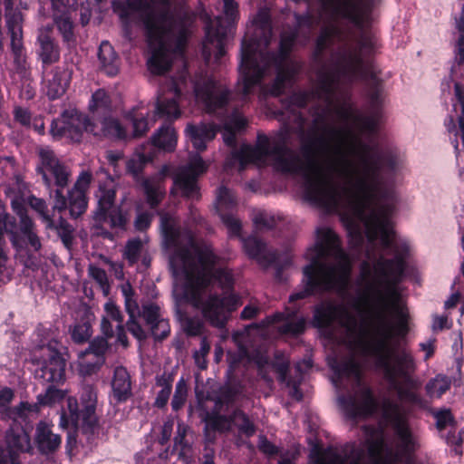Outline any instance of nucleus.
Instances as JSON below:
<instances>
[{
  "instance_id": "1",
  "label": "nucleus",
  "mask_w": 464,
  "mask_h": 464,
  "mask_svg": "<svg viewBox=\"0 0 464 464\" xmlns=\"http://www.w3.org/2000/svg\"><path fill=\"white\" fill-rule=\"evenodd\" d=\"M160 229L165 246L173 251L169 266L176 303H189L212 326L223 328L230 313L240 304L239 300L236 295H206V293L213 281L218 282L222 288L230 287L231 272L219 264V258L209 246L197 245L189 231L181 230L174 217L161 214Z\"/></svg>"
},
{
  "instance_id": "2",
  "label": "nucleus",
  "mask_w": 464,
  "mask_h": 464,
  "mask_svg": "<svg viewBox=\"0 0 464 464\" xmlns=\"http://www.w3.org/2000/svg\"><path fill=\"white\" fill-rule=\"evenodd\" d=\"M271 38V27L266 19L255 20L242 41L237 92L246 97L254 87L276 70L273 84L264 89L266 93L280 95L286 83L299 72L300 64L286 56L295 42V34H283L280 54L275 56L266 51Z\"/></svg>"
},
{
  "instance_id": "3",
  "label": "nucleus",
  "mask_w": 464,
  "mask_h": 464,
  "mask_svg": "<svg viewBox=\"0 0 464 464\" xmlns=\"http://www.w3.org/2000/svg\"><path fill=\"white\" fill-rule=\"evenodd\" d=\"M140 16L147 31L150 57L148 69L163 74L174 57L181 56L191 34L192 19L187 14H174L171 0H127Z\"/></svg>"
},
{
  "instance_id": "4",
  "label": "nucleus",
  "mask_w": 464,
  "mask_h": 464,
  "mask_svg": "<svg viewBox=\"0 0 464 464\" xmlns=\"http://www.w3.org/2000/svg\"><path fill=\"white\" fill-rule=\"evenodd\" d=\"M309 264L303 268L304 288L289 296L290 302L304 299L315 290L343 291L348 284L351 261L341 247L337 235L327 227L316 230L314 246L304 253Z\"/></svg>"
},
{
  "instance_id": "5",
  "label": "nucleus",
  "mask_w": 464,
  "mask_h": 464,
  "mask_svg": "<svg viewBox=\"0 0 464 464\" xmlns=\"http://www.w3.org/2000/svg\"><path fill=\"white\" fill-rule=\"evenodd\" d=\"M226 24L221 16L211 20L208 14L202 18L205 25V40L203 42L202 54L208 62L214 54L216 62L225 55V38L231 32L233 24L238 15L237 4L234 0H223Z\"/></svg>"
},
{
  "instance_id": "6",
  "label": "nucleus",
  "mask_w": 464,
  "mask_h": 464,
  "mask_svg": "<svg viewBox=\"0 0 464 464\" xmlns=\"http://www.w3.org/2000/svg\"><path fill=\"white\" fill-rule=\"evenodd\" d=\"M81 404L82 409L78 411V403L75 398L67 400L69 418L77 430L85 434H93L99 428L98 419L95 414L97 404V393L91 384H83L81 390Z\"/></svg>"
},
{
  "instance_id": "7",
  "label": "nucleus",
  "mask_w": 464,
  "mask_h": 464,
  "mask_svg": "<svg viewBox=\"0 0 464 464\" xmlns=\"http://www.w3.org/2000/svg\"><path fill=\"white\" fill-rule=\"evenodd\" d=\"M193 85L197 102L202 103L208 112L214 113L228 103V88L213 75L200 72L196 75Z\"/></svg>"
},
{
  "instance_id": "8",
  "label": "nucleus",
  "mask_w": 464,
  "mask_h": 464,
  "mask_svg": "<svg viewBox=\"0 0 464 464\" xmlns=\"http://www.w3.org/2000/svg\"><path fill=\"white\" fill-rule=\"evenodd\" d=\"M93 130L92 120L74 109L64 111L59 118L53 121L50 128L53 139L66 138L73 142L82 140L83 131L91 133Z\"/></svg>"
},
{
  "instance_id": "9",
  "label": "nucleus",
  "mask_w": 464,
  "mask_h": 464,
  "mask_svg": "<svg viewBox=\"0 0 464 464\" xmlns=\"http://www.w3.org/2000/svg\"><path fill=\"white\" fill-rule=\"evenodd\" d=\"M92 176L88 171H83L78 177L74 186L69 190V201L63 196L61 189L54 194L53 209L59 212L69 208L70 214L76 218L85 212L87 208L86 192L90 187Z\"/></svg>"
},
{
  "instance_id": "10",
  "label": "nucleus",
  "mask_w": 464,
  "mask_h": 464,
  "mask_svg": "<svg viewBox=\"0 0 464 464\" xmlns=\"http://www.w3.org/2000/svg\"><path fill=\"white\" fill-rule=\"evenodd\" d=\"M208 169L207 163L198 154L189 157L188 162L179 167L173 177L175 189L181 191L184 197L188 198H198V177Z\"/></svg>"
},
{
  "instance_id": "11",
  "label": "nucleus",
  "mask_w": 464,
  "mask_h": 464,
  "mask_svg": "<svg viewBox=\"0 0 464 464\" xmlns=\"http://www.w3.org/2000/svg\"><path fill=\"white\" fill-rule=\"evenodd\" d=\"M116 191L112 188L100 187L97 198L98 208L94 212L93 218L98 227L108 224L110 227L123 229L127 218L121 211L113 207Z\"/></svg>"
},
{
  "instance_id": "12",
  "label": "nucleus",
  "mask_w": 464,
  "mask_h": 464,
  "mask_svg": "<svg viewBox=\"0 0 464 464\" xmlns=\"http://www.w3.org/2000/svg\"><path fill=\"white\" fill-rule=\"evenodd\" d=\"M56 344L41 346L44 359L41 366L35 370V377L44 382L60 383L64 380L65 361L58 353Z\"/></svg>"
},
{
  "instance_id": "13",
  "label": "nucleus",
  "mask_w": 464,
  "mask_h": 464,
  "mask_svg": "<svg viewBox=\"0 0 464 464\" xmlns=\"http://www.w3.org/2000/svg\"><path fill=\"white\" fill-rule=\"evenodd\" d=\"M38 154L41 161L38 170L41 172L45 185L48 188L52 185L51 179L49 178L50 175L53 177L54 183L57 187H66L70 177L68 168L61 163L53 151L48 148H40Z\"/></svg>"
},
{
  "instance_id": "14",
  "label": "nucleus",
  "mask_w": 464,
  "mask_h": 464,
  "mask_svg": "<svg viewBox=\"0 0 464 464\" xmlns=\"http://www.w3.org/2000/svg\"><path fill=\"white\" fill-rule=\"evenodd\" d=\"M5 23L11 38V49L14 57V63L22 65L25 61L23 44V14L20 10L13 5L5 6Z\"/></svg>"
},
{
  "instance_id": "15",
  "label": "nucleus",
  "mask_w": 464,
  "mask_h": 464,
  "mask_svg": "<svg viewBox=\"0 0 464 464\" xmlns=\"http://www.w3.org/2000/svg\"><path fill=\"white\" fill-rule=\"evenodd\" d=\"M236 204L237 201L232 192L226 187L221 186L217 191L215 201L216 210L227 227L229 235L240 237L241 222L229 212L234 208Z\"/></svg>"
},
{
  "instance_id": "16",
  "label": "nucleus",
  "mask_w": 464,
  "mask_h": 464,
  "mask_svg": "<svg viewBox=\"0 0 464 464\" xmlns=\"http://www.w3.org/2000/svg\"><path fill=\"white\" fill-rule=\"evenodd\" d=\"M179 98L180 91L178 89L176 83L171 82L170 87L168 88V90H163L158 96L156 114L169 121L178 119L181 115L178 102Z\"/></svg>"
},
{
  "instance_id": "17",
  "label": "nucleus",
  "mask_w": 464,
  "mask_h": 464,
  "mask_svg": "<svg viewBox=\"0 0 464 464\" xmlns=\"http://www.w3.org/2000/svg\"><path fill=\"white\" fill-rule=\"evenodd\" d=\"M245 253L255 259L260 266L266 267L276 262L278 255L268 249L266 245L254 236L241 238Z\"/></svg>"
},
{
  "instance_id": "18",
  "label": "nucleus",
  "mask_w": 464,
  "mask_h": 464,
  "mask_svg": "<svg viewBox=\"0 0 464 464\" xmlns=\"http://www.w3.org/2000/svg\"><path fill=\"white\" fill-rule=\"evenodd\" d=\"M12 208L19 218L20 230L30 246V248L38 252L42 248V242L35 232V225L32 218L27 215L25 208L17 200L12 201Z\"/></svg>"
},
{
  "instance_id": "19",
  "label": "nucleus",
  "mask_w": 464,
  "mask_h": 464,
  "mask_svg": "<svg viewBox=\"0 0 464 464\" xmlns=\"http://www.w3.org/2000/svg\"><path fill=\"white\" fill-rule=\"evenodd\" d=\"M72 65L57 66L53 71L52 78L48 80L47 95L54 100L66 92L72 74Z\"/></svg>"
},
{
  "instance_id": "20",
  "label": "nucleus",
  "mask_w": 464,
  "mask_h": 464,
  "mask_svg": "<svg viewBox=\"0 0 464 464\" xmlns=\"http://www.w3.org/2000/svg\"><path fill=\"white\" fill-rule=\"evenodd\" d=\"M92 127L94 130L91 131V134L94 136L114 140H126L129 137L120 121L111 116H103L98 123L92 121Z\"/></svg>"
},
{
  "instance_id": "21",
  "label": "nucleus",
  "mask_w": 464,
  "mask_h": 464,
  "mask_svg": "<svg viewBox=\"0 0 464 464\" xmlns=\"http://www.w3.org/2000/svg\"><path fill=\"white\" fill-rule=\"evenodd\" d=\"M5 446V450L10 453H14L17 458L19 453L31 450L30 437L21 424H14L6 431Z\"/></svg>"
},
{
  "instance_id": "22",
  "label": "nucleus",
  "mask_w": 464,
  "mask_h": 464,
  "mask_svg": "<svg viewBox=\"0 0 464 464\" xmlns=\"http://www.w3.org/2000/svg\"><path fill=\"white\" fill-rule=\"evenodd\" d=\"M185 132L193 147L198 151H203L207 148V142L215 138L217 128L211 124H188Z\"/></svg>"
},
{
  "instance_id": "23",
  "label": "nucleus",
  "mask_w": 464,
  "mask_h": 464,
  "mask_svg": "<svg viewBox=\"0 0 464 464\" xmlns=\"http://www.w3.org/2000/svg\"><path fill=\"white\" fill-rule=\"evenodd\" d=\"M35 440L39 450L44 454L57 450L62 442L60 435L53 433L45 422H40L37 425Z\"/></svg>"
},
{
  "instance_id": "24",
  "label": "nucleus",
  "mask_w": 464,
  "mask_h": 464,
  "mask_svg": "<svg viewBox=\"0 0 464 464\" xmlns=\"http://www.w3.org/2000/svg\"><path fill=\"white\" fill-rule=\"evenodd\" d=\"M69 0H53V19L63 40L70 42L72 39V23L67 14Z\"/></svg>"
},
{
  "instance_id": "25",
  "label": "nucleus",
  "mask_w": 464,
  "mask_h": 464,
  "mask_svg": "<svg viewBox=\"0 0 464 464\" xmlns=\"http://www.w3.org/2000/svg\"><path fill=\"white\" fill-rule=\"evenodd\" d=\"M111 387L114 398L118 401H126L130 396L131 381L127 369L117 366L113 372Z\"/></svg>"
},
{
  "instance_id": "26",
  "label": "nucleus",
  "mask_w": 464,
  "mask_h": 464,
  "mask_svg": "<svg viewBox=\"0 0 464 464\" xmlns=\"http://www.w3.org/2000/svg\"><path fill=\"white\" fill-rule=\"evenodd\" d=\"M38 42L40 45L38 54L43 63L52 64L56 63L60 58V51L47 33L41 32Z\"/></svg>"
},
{
  "instance_id": "27",
  "label": "nucleus",
  "mask_w": 464,
  "mask_h": 464,
  "mask_svg": "<svg viewBox=\"0 0 464 464\" xmlns=\"http://www.w3.org/2000/svg\"><path fill=\"white\" fill-rule=\"evenodd\" d=\"M102 67L108 75H115L119 69V61L113 47L108 42H102L98 53Z\"/></svg>"
},
{
  "instance_id": "28",
  "label": "nucleus",
  "mask_w": 464,
  "mask_h": 464,
  "mask_svg": "<svg viewBox=\"0 0 464 464\" xmlns=\"http://www.w3.org/2000/svg\"><path fill=\"white\" fill-rule=\"evenodd\" d=\"M104 358L93 355V353L81 352L78 357V372L82 377L96 373L103 364Z\"/></svg>"
},
{
  "instance_id": "29",
  "label": "nucleus",
  "mask_w": 464,
  "mask_h": 464,
  "mask_svg": "<svg viewBox=\"0 0 464 464\" xmlns=\"http://www.w3.org/2000/svg\"><path fill=\"white\" fill-rule=\"evenodd\" d=\"M155 147L165 151H172L177 145V135L170 125L161 127L151 138Z\"/></svg>"
},
{
  "instance_id": "30",
  "label": "nucleus",
  "mask_w": 464,
  "mask_h": 464,
  "mask_svg": "<svg viewBox=\"0 0 464 464\" xmlns=\"http://www.w3.org/2000/svg\"><path fill=\"white\" fill-rule=\"evenodd\" d=\"M246 120L239 113L235 112L225 122L223 128V140L228 146H234L236 141V132L241 130L246 126Z\"/></svg>"
},
{
  "instance_id": "31",
  "label": "nucleus",
  "mask_w": 464,
  "mask_h": 464,
  "mask_svg": "<svg viewBox=\"0 0 464 464\" xmlns=\"http://www.w3.org/2000/svg\"><path fill=\"white\" fill-rule=\"evenodd\" d=\"M104 311L105 315L102 317L101 323L102 331L106 337H112L114 332L110 320L117 322L119 324H122L123 318L119 307L111 300L106 302L104 304Z\"/></svg>"
},
{
  "instance_id": "32",
  "label": "nucleus",
  "mask_w": 464,
  "mask_h": 464,
  "mask_svg": "<svg viewBox=\"0 0 464 464\" xmlns=\"http://www.w3.org/2000/svg\"><path fill=\"white\" fill-rule=\"evenodd\" d=\"M450 379L440 373L427 382L425 392L430 399H439L450 388Z\"/></svg>"
},
{
  "instance_id": "33",
  "label": "nucleus",
  "mask_w": 464,
  "mask_h": 464,
  "mask_svg": "<svg viewBox=\"0 0 464 464\" xmlns=\"http://www.w3.org/2000/svg\"><path fill=\"white\" fill-rule=\"evenodd\" d=\"M89 109L94 117L106 115L111 111V101L103 89L97 90L92 95L89 103Z\"/></svg>"
},
{
  "instance_id": "34",
  "label": "nucleus",
  "mask_w": 464,
  "mask_h": 464,
  "mask_svg": "<svg viewBox=\"0 0 464 464\" xmlns=\"http://www.w3.org/2000/svg\"><path fill=\"white\" fill-rule=\"evenodd\" d=\"M39 407L37 404H30L28 402H21L19 405L8 409L4 418L13 420L14 424L20 420L25 421L27 419L37 414Z\"/></svg>"
},
{
  "instance_id": "35",
  "label": "nucleus",
  "mask_w": 464,
  "mask_h": 464,
  "mask_svg": "<svg viewBox=\"0 0 464 464\" xmlns=\"http://www.w3.org/2000/svg\"><path fill=\"white\" fill-rule=\"evenodd\" d=\"M178 320L183 332L189 336H198L204 329L203 321L198 316H189L177 310Z\"/></svg>"
},
{
  "instance_id": "36",
  "label": "nucleus",
  "mask_w": 464,
  "mask_h": 464,
  "mask_svg": "<svg viewBox=\"0 0 464 464\" xmlns=\"http://www.w3.org/2000/svg\"><path fill=\"white\" fill-rule=\"evenodd\" d=\"M88 276L99 285L104 296L110 294L111 286L104 269L94 264H90L88 266Z\"/></svg>"
},
{
  "instance_id": "37",
  "label": "nucleus",
  "mask_w": 464,
  "mask_h": 464,
  "mask_svg": "<svg viewBox=\"0 0 464 464\" xmlns=\"http://www.w3.org/2000/svg\"><path fill=\"white\" fill-rule=\"evenodd\" d=\"M143 187L149 204L152 208L156 207L163 197V189L159 181L148 179L144 181Z\"/></svg>"
},
{
  "instance_id": "38",
  "label": "nucleus",
  "mask_w": 464,
  "mask_h": 464,
  "mask_svg": "<svg viewBox=\"0 0 464 464\" xmlns=\"http://www.w3.org/2000/svg\"><path fill=\"white\" fill-rule=\"evenodd\" d=\"M304 320L303 318H287L281 324L275 326L281 334H298L304 329Z\"/></svg>"
},
{
  "instance_id": "39",
  "label": "nucleus",
  "mask_w": 464,
  "mask_h": 464,
  "mask_svg": "<svg viewBox=\"0 0 464 464\" xmlns=\"http://www.w3.org/2000/svg\"><path fill=\"white\" fill-rule=\"evenodd\" d=\"M143 242L140 238H133L127 242L123 256L128 260L130 265L135 264L141 254Z\"/></svg>"
},
{
  "instance_id": "40",
  "label": "nucleus",
  "mask_w": 464,
  "mask_h": 464,
  "mask_svg": "<svg viewBox=\"0 0 464 464\" xmlns=\"http://www.w3.org/2000/svg\"><path fill=\"white\" fill-rule=\"evenodd\" d=\"M232 426H236L246 436H252L255 433V427L248 418L241 411H235L232 414Z\"/></svg>"
},
{
  "instance_id": "41",
  "label": "nucleus",
  "mask_w": 464,
  "mask_h": 464,
  "mask_svg": "<svg viewBox=\"0 0 464 464\" xmlns=\"http://www.w3.org/2000/svg\"><path fill=\"white\" fill-rule=\"evenodd\" d=\"M28 203L42 217L43 220L46 223L47 228L54 227L52 218L47 214V205L44 199L31 196L28 198Z\"/></svg>"
},
{
  "instance_id": "42",
  "label": "nucleus",
  "mask_w": 464,
  "mask_h": 464,
  "mask_svg": "<svg viewBox=\"0 0 464 464\" xmlns=\"http://www.w3.org/2000/svg\"><path fill=\"white\" fill-rule=\"evenodd\" d=\"M150 160V157L146 154L136 152L126 163L127 171L134 177H137L141 172L144 165Z\"/></svg>"
},
{
  "instance_id": "43",
  "label": "nucleus",
  "mask_w": 464,
  "mask_h": 464,
  "mask_svg": "<svg viewBox=\"0 0 464 464\" xmlns=\"http://www.w3.org/2000/svg\"><path fill=\"white\" fill-rule=\"evenodd\" d=\"M208 426L221 432L228 431L232 428V415L227 418L218 413L212 414L208 418Z\"/></svg>"
},
{
  "instance_id": "44",
  "label": "nucleus",
  "mask_w": 464,
  "mask_h": 464,
  "mask_svg": "<svg viewBox=\"0 0 464 464\" xmlns=\"http://www.w3.org/2000/svg\"><path fill=\"white\" fill-rule=\"evenodd\" d=\"M188 395V387L186 382L181 378L176 384L174 396L171 401V406L174 411H178L184 405Z\"/></svg>"
},
{
  "instance_id": "45",
  "label": "nucleus",
  "mask_w": 464,
  "mask_h": 464,
  "mask_svg": "<svg viewBox=\"0 0 464 464\" xmlns=\"http://www.w3.org/2000/svg\"><path fill=\"white\" fill-rule=\"evenodd\" d=\"M253 223L257 229H270L276 225L275 218L263 210H256L253 212Z\"/></svg>"
},
{
  "instance_id": "46",
  "label": "nucleus",
  "mask_w": 464,
  "mask_h": 464,
  "mask_svg": "<svg viewBox=\"0 0 464 464\" xmlns=\"http://www.w3.org/2000/svg\"><path fill=\"white\" fill-rule=\"evenodd\" d=\"M272 366L278 374L279 382H285L289 368V360L287 357L283 353L276 354Z\"/></svg>"
},
{
  "instance_id": "47",
  "label": "nucleus",
  "mask_w": 464,
  "mask_h": 464,
  "mask_svg": "<svg viewBox=\"0 0 464 464\" xmlns=\"http://www.w3.org/2000/svg\"><path fill=\"white\" fill-rule=\"evenodd\" d=\"M140 315L145 319L148 324L151 325L157 321L160 320L163 316L160 313V308L155 304H147L142 306Z\"/></svg>"
},
{
  "instance_id": "48",
  "label": "nucleus",
  "mask_w": 464,
  "mask_h": 464,
  "mask_svg": "<svg viewBox=\"0 0 464 464\" xmlns=\"http://www.w3.org/2000/svg\"><path fill=\"white\" fill-rule=\"evenodd\" d=\"M92 334L88 323L76 324L72 330V339L78 343L86 342Z\"/></svg>"
},
{
  "instance_id": "49",
  "label": "nucleus",
  "mask_w": 464,
  "mask_h": 464,
  "mask_svg": "<svg viewBox=\"0 0 464 464\" xmlns=\"http://www.w3.org/2000/svg\"><path fill=\"white\" fill-rule=\"evenodd\" d=\"M63 397V392L55 389L53 385L49 386L44 394H39L37 399L41 405H48L54 403Z\"/></svg>"
},
{
  "instance_id": "50",
  "label": "nucleus",
  "mask_w": 464,
  "mask_h": 464,
  "mask_svg": "<svg viewBox=\"0 0 464 464\" xmlns=\"http://www.w3.org/2000/svg\"><path fill=\"white\" fill-rule=\"evenodd\" d=\"M152 335L158 339L162 340L166 338L170 333L169 321L162 317L160 320L150 325Z\"/></svg>"
},
{
  "instance_id": "51",
  "label": "nucleus",
  "mask_w": 464,
  "mask_h": 464,
  "mask_svg": "<svg viewBox=\"0 0 464 464\" xmlns=\"http://www.w3.org/2000/svg\"><path fill=\"white\" fill-rule=\"evenodd\" d=\"M210 345L206 337H202L200 341V348L194 353V358L197 365L204 369L206 367L205 357L209 353Z\"/></svg>"
},
{
  "instance_id": "52",
  "label": "nucleus",
  "mask_w": 464,
  "mask_h": 464,
  "mask_svg": "<svg viewBox=\"0 0 464 464\" xmlns=\"http://www.w3.org/2000/svg\"><path fill=\"white\" fill-rule=\"evenodd\" d=\"M131 121L133 127L131 137L133 138H138L144 135L149 130L148 121L143 116L139 117L138 115H134L131 119Z\"/></svg>"
},
{
  "instance_id": "53",
  "label": "nucleus",
  "mask_w": 464,
  "mask_h": 464,
  "mask_svg": "<svg viewBox=\"0 0 464 464\" xmlns=\"http://www.w3.org/2000/svg\"><path fill=\"white\" fill-rule=\"evenodd\" d=\"M55 228L63 243L68 247L72 242V228L63 219Z\"/></svg>"
},
{
  "instance_id": "54",
  "label": "nucleus",
  "mask_w": 464,
  "mask_h": 464,
  "mask_svg": "<svg viewBox=\"0 0 464 464\" xmlns=\"http://www.w3.org/2000/svg\"><path fill=\"white\" fill-rule=\"evenodd\" d=\"M107 348L108 343L104 338H96L90 343L89 347L84 352L92 353L93 355L99 357H103Z\"/></svg>"
},
{
  "instance_id": "55",
  "label": "nucleus",
  "mask_w": 464,
  "mask_h": 464,
  "mask_svg": "<svg viewBox=\"0 0 464 464\" xmlns=\"http://www.w3.org/2000/svg\"><path fill=\"white\" fill-rule=\"evenodd\" d=\"M160 385L162 388L159 392L155 401V405L159 408H162L167 404L172 390L171 384L167 381L160 382Z\"/></svg>"
},
{
  "instance_id": "56",
  "label": "nucleus",
  "mask_w": 464,
  "mask_h": 464,
  "mask_svg": "<svg viewBox=\"0 0 464 464\" xmlns=\"http://www.w3.org/2000/svg\"><path fill=\"white\" fill-rule=\"evenodd\" d=\"M128 331L138 340L141 341L146 338V333L137 322V317H129L127 321Z\"/></svg>"
},
{
  "instance_id": "57",
  "label": "nucleus",
  "mask_w": 464,
  "mask_h": 464,
  "mask_svg": "<svg viewBox=\"0 0 464 464\" xmlns=\"http://www.w3.org/2000/svg\"><path fill=\"white\" fill-rule=\"evenodd\" d=\"M436 425L439 430L445 429L452 422V416L449 410H444L435 414Z\"/></svg>"
},
{
  "instance_id": "58",
  "label": "nucleus",
  "mask_w": 464,
  "mask_h": 464,
  "mask_svg": "<svg viewBox=\"0 0 464 464\" xmlns=\"http://www.w3.org/2000/svg\"><path fill=\"white\" fill-rule=\"evenodd\" d=\"M125 309L129 314V317H139L140 315V311L139 309V304L134 296L124 299Z\"/></svg>"
},
{
  "instance_id": "59",
  "label": "nucleus",
  "mask_w": 464,
  "mask_h": 464,
  "mask_svg": "<svg viewBox=\"0 0 464 464\" xmlns=\"http://www.w3.org/2000/svg\"><path fill=\"white\" fill-rule=\"evenodd\" d=\"M31 113L27 109L17 107L14 110V119L22 125L29 126L31 123Z\"/></svg>"
},
{
  "instance_id": "60",
  "label": "nucleus",
  "mask_w": 464,
  "mask_h": 464,
  "mask_svg": "<svg viewBox=\"0 0 464 464\" xmlns=\"http://www.w3.org/2000/svg\"><path fill=\"white\" fill-rule=\"evenodd\" d=\"M258 449L266 455H274L277 453V448L263 436L259 437Z\"/></svg>"
},
{
  "instance_id": "61",
  "label": "nucleus",
  "mask_w": 464,
  "mask_h": 464,
  "mask_svg": "<svg viewBox=\"0 0 464 464\" xmlns=\"http://www.w3.org/2000/svg\"><path fill=\"white\" fill-rule=\"evenodd\" d=\"M0 464H20V462L14 453L0 447Z\"/></svg>"
},
{
  "instance_id": "62",
  "label": "nucleus",
  "mask_w": 464,
  "mask_h": 464,
  "mask_svg": "<svg viewBox=\"0 0 464 464\" xmlns=\"http://www.w3.org/2000/svg\"><path fill=\"white\" fill-rule=\"evenodd\" d=\"M151 222V216L147 213L140 214L135 220V227L139 230H144L149 227Z\"/></svg>"
},
{
  "instance_id": "63",
  "label": "nucleus",
  "mask_w": 464,
  "mask_h": 464,
  "mask_svg": "<svg viewBox=\"0 0 464 464\" xmlns=\"http://www.w3.org/2000/svg\"><path fill=\"white\" fill-rule=\"evenodd\" d=\"M434 343V339H429L426 342L420 343V349L425 353L424 360H428L433 355L435 350Z\"/></svg>"
},
{
  "instance_id": "64",
  "label": "nucleus",
  "mask_w": 464,
  "mask_h": 464,
  "mask_svg": "<svg viewBox=\"0 0 464 464\" xmlns=\"http://www.w3.org/2000/svg\"><path fill=\"white\" fill-rule=\"evenodd\" d=\"M455 59L459 64L464 62V35H460L458 39L455 49Z\"/></svg>"
}]
</instances>
